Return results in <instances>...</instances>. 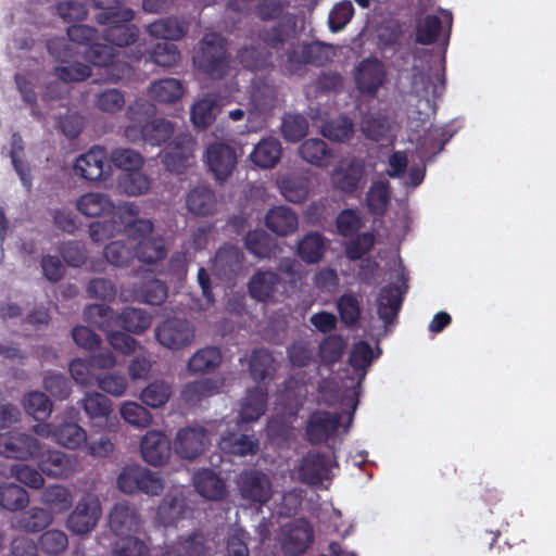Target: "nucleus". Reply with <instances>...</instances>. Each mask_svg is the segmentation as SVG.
Here are the masks:
<instances>
[{"mask_svg": "<svg viewBox=\"0 0 556 556\" xmlns=\"http://www.w3.org/2000/svg\"><path fill=\"white\" fill-rule=\"evenodd\" d=\"M116 219L97 220L89 225V237L93 242H103L124 231L129 239L143 240L151 237L154 225L150 219L138 218L139 207L125 202L117 206Z\"/></svg>", "mask_w": 556, "mask_h": 556, "instance_id": "1", "label": "nucleus"}, {"mask_svg": "<svg viewBox=\"0 0 556 556\" xmlns=\"http://www.w3.org/2000/svg\"><path fill=\"white\" fill-rule=\"evenodd\" d=\"M227 41L218 33H207L193 55L194 66L213 79L224 78L229 71Z\"/></svg>", "mask_w": 556, "mask_h": 556, "instance_id": "2", "label": "nucleus"}, {"mask_svg": "<svg viewBox=\"0 0 556 556\" xmlns=\"http://www.w3.org/2000/svg\"><path fill=\"white\" fill-rule=\"evenodd\" d=\"M216 424L190 426L177 431L174 440L175 453L182 459L193 460L202 455L216 435Z\"/></svg>", "mask_w": 556, "mask_h": 556, "instance_id": "3", "label": "nucleus"}, {"mask_svg": "<svg viewBox=\"0 0 556 556\" xmlns=\"http://www.w3.org/2000/svg\"><path fill=\"white\" fill-rule=\"evenodd\" d=\"M118 489L128 494L144 493L147 495H160L164 483L157 473L148 468L132 465L126 466L117 477Z\"/></svg>", "mask_w": 556, "mask_h": 556, "instance_id": "4", "label": "nucleus"}, {"mask_svg": "<svg viewBox=\"0 0 556 556\" xmlns=\"http://www.w3.org/2000/svg\"><path fill=\"white\" fill-rule=\"evenodd\" d=\"M154 334L161 345L177 351L193 342L195 329L186 318L169 317L155 327Z\"/></svg>", "mask_w": 556, "mask_h": 556, "instance_id": "5", "label": "nucleus"}, {"mask_svg": "<svg viewBox=\"0 0 556 556\" xmlns=\"http://www.w3.org/2000/svg\"><path fill=\"white\" fill-rule=\"evenodd\" d=\"M445 89V78L437 77L433 80L429 72H414L410 80V93L418 98L419 104H424V110H419V114L427 117L434 115L437 112V100L441 97Z\"/></svg>", "mask_w": 556, "mask_h": 556, "instance_id": "6", "label": "nucleus"}, {"mask_svg": "<svg viewBox=\"0 0 556 556\" xmlns=\"http://www.w3.org/2000/svg\"><path fill=\"white\" fill-rule=\"evenodd\" d=\"M330 180L336 190L352 195L361 191L366 184L365 163L355 157L342 160L333 168Z\"/></svg>", "mask_w": 556, "mask_h": 556, "instance_id": "7", "label": "nucleus"}, {"mask_svg": "<svg viewBox=\"0 0 556 556\" xmlns=\"http://www.w3.org/2000/svg\"><path fill=\"white\" fill-rule=\"evenodd\" d=\"M354 80L362 96L375 98L387 80L384 64L374 56L362 60L355 67Z\"/></svg>", "mask_w": 556, "mask_h": 556, "instance_id": "8", "label": "nucleus"}, {"mask_svg": "<svg viewBox=\"0 0 556 556\" xmlns=\"http://www.w3.org/2000/svg\"><path fill=\"white\" fill-rule=\"evenodd\" d=\"M240 496L250 504H266L273 495L269 477L261 470H243L237 481Z\"/></svg>", "mask_w": 556, "mask_h": 556, "instance_id": "9", "label": "nucleus"}, {"mask_svg": "<svg viewBox=\"0 0 556 556\" xmlns=\"http://www.w3.org/2000/svg\"><path fill=\"white\" fill-rule=\"evenodd\" d=\"M101 517V504L97 496L84 495L67 518L66 526L75 534L92 531Z\"/></svg>", "mask_w": 556, "mask_h": 556, "instance_id": "10", "label": "nucleus"}, {"mask_svg": "<svg viewBox=\"0 0 556 556\" xmlns=\"http://www.w3.org/2000/svg\"><path fill=\"white\" fill-rule=\"evenodd\" d=\"M40 451V441L30 434L18 431L0 433V454L7 458L31 459Z\"/></svg>", "mask_w": 556, "mask_h": 556, "instance_id": "11", "label": "nucleus"}, {"mask_svg": "<svg viewBox=\"0 0 556 556\" xmlns=\"http://www.w3.org/2000/svg\"><path fill=\"white\" fill-rule=\"evenodd\" d=\"M125 136L134 143L143 141L157 147L167 142L175 132V124L165 118H153L150 123L138 126H126Z\"/></svg>", "mask_w": 556, "mask_h": 556, "instance_id": "12", "label": "nucleus"}, {"mask_svg": "<svg viewBox=\"0 0 556 556\" xmlns=\"http://www.w3.org/2000/svg\"><path fill=\"white\" fill-rule=\"evenodd\" d=\"M208 169L218 181L227 180L238 164V154L233 147L224 142H213L205 151Z\"/></svg>", "mask_w": 556, "mask_h": 556, "instance_id": "13", "label": "nucleus"}, {"mask_svg": "<svg viewBox=\"0 0 556 556\" xmlns=\"http://www.w3.org/2000/svg\"><path fill=\"white\" fill-rule=\"evenodd\" d=\"M106 160L105 148L94 146L76 159L74 164L75 174L89 181L105 179L111 173V166L106 163Z\"/></svg>", "mask_w": 556, "mask_h": 556, "instance_id": "14", "label": "nucleus"}, {"mask_svg": "<svg viewBox=\"0 0 556 556\" xmlns=\"http://www.w3.org/2000/svg\"><path fill=\"white\" fill-rule=\"evenodd\" d=\"M399 279L401 286L390 283L382 287L377 299V313L386 325L392 324L397 318L404 294L408 288L404 274H401Z\"/></svg>", "mask_w": 556, "mask_h": 556, "instance_id": "15", "label": "nucleus"}, {"mask_svg": "<svg viewBox=\"0 0 556 556\" xmlns=\"http://www.w3.org/2000/svg\"><path fill=\"white\" fill-rule=\"evenodd\" d=\"M340 422L341 416L338 413L317 409L306 422V438L313 445L325 443L338 431Z\"/></svg>", "mask_w": 556, "mask_h": 556, "instance_id": "16", "label": "nucleus"}, {"mask_svg": "<svg viewBox=\"0 0 556 556\" xmlns=\"http://www.w3.org/2000/svg\"><path fill=\"white\" fill-rule=\"evenodd\" d=\"M194 146L195 141L190 134L176 135L164 155L163 162L166 168L172 173L182 174L193 156Z\"/></svg>", "mask_w": 556, "mask_h": 556, "instance_id": "17", "label": "nucleus"}, {"mask_svg": "<svg viewBox=\"0 0 556 556\" xmlns=\"http://www.w3.org/2000/svg\"><path fill=\"white\" fill-rule=\"evenodd\" d=\"M140 451L144 462L154 467L163 466L170 457L172 444L164 432L150 430L141 439Z\"/></svg>", "mask_w": 556, "mask_h": 556, "instance_id": "18", "label": "nucleus"}, {"mask_svg": "<svg viewBox=\"0 0 556 556\" xmlns=\"http://www.w3.org/2000/svg\"><path fill=\"white\" fill-rule=\"evenodd\" d=\"M298 475L301 482L318 485L330 479V463L326 454L308 452L300 462Z\"/></svg>", "mask_w": 556, "mask_h": 556, "instance_id": "19", "label": "nucleus"}, {"mask_svg": "<svg viewBox=\"0 0 556 556\" xmlns=\"http://www.w3.org/2000/svg\"><path fill=\"white\" fill-rule=\"evenodd\" d=\"M111 530L117 536L136 533L141 526V518L137 508L127 502L116 503L109 516Z\"/></svg>", "mask_w": 556, "mask_h": 556, "instance_id": "20", "label": "nucleus"}, {"mask_svg": "<svg viewBox=\"0 0 556 556\" xmlns=\"http://www.w3.org/2000/svg\"><path fill=\"white\" fill-rule=\"evenodd\" d=\"M36 458L40 470L49 477L67 478L75 471L76 459L64 452L41 450Z\"/></svg>", "mask_w": 556, "mask_h": 556, "instance_id": "21", "label": "nucleus"}, {"mask_svg": "<svg viewBox=\"0 0 556 556\" xmlns=\"http://www.w3.org/2000/svg\"><path fill=\"white\" fill-rule=\"evenodd\" d=\"M330 60V47L323 42L299 43L287 51V61L293 65L321 66Z\"/></svg>", "mask_w": 556, "mask_h": 556, "instance_id": "22", "label": "nucleus"}, {"mask_svg": "<svg viewBox=\"0 0 556 556\" xmlns=\"http://www.w3.org/2000/svg\"><path fill=\"white\" fill-rule=\"evenodd\" d=\"M314 542V530L305 519L296 520L282 542V551L287 556H300Z\"/></svg>", "mask_w": 556, "mask_h": 556, "instance_id": "23", "label": "nucleus"}, {"mask_svg": "<svg viewBox=\"0 0 556 556\" xmlns=\"http://www.w3.org/2000/svg\"><path fill=\"white\" fill-rule=\"evenodd\" d=\"M77 210L88 217L110 216L108 220L116 219L117 206L112 199L104 193L88 192L77 201Z\"/></svg>", "mask_w": 556, "mask_h": 556, "instance_id": "24", "label": "nucleus"}, {"mask_svg": "<svg viewBox=\"0 0 556 556\" xmlns=\"http://www.w3.org/2000/svg\"><path fill=\"white\" fill-rule=\"evenodd\" d=\"M149 36L166 41H178L189 31V23L178 16H167L150 23L147 28Z\"/></svg>", "mask_w": 556, "mask_h": 556, "instance_id": "25", "label": "nucleus"}, {"mask_svg": "<svg viewBox=\"0 0 556 556\" xmlns=\"http://www.w3.org/2000/svg\"><path fill=\"white\" fill-rule=\"evenodd\" d=\"M243 261L244 255L240 248L226 244L217 250L213 268L216 275L231 279L241 270Z\"/></svg>", "mask_w": 556, "mask_h": 556, "instance_id": "26", "label": "nucleus"}, {"mask_svg": "<svg viewBox=\"0 0 556 556\" xmlns=\"http://www.w3.org/2000/svg\"><path fill=\"white\" fill-rule=\"evenodd\" d=\"M265 225L274 233L287 237L299 226L298 215L288 206H274L265 215Z\"/></svg>", "mask_w": 556, "mask_h": 556, "instance_id": "27", "label": "nucleus"}, {"mask_svg": "<svg viewBox=\"0 0 556 556\" xmlns=\"http://www.w3.org/2000/svg\"><path fill=\"white\" fill-rule=\"evenodd\" d=\"M280 276L273 270H256L251 277L248 289L251 298L258 302L270 301L280 283Z\"/></svg>", "mask_w": 556, "mask_h": 556, "instance_id": "28", "label": "nucleus"}, {"mask_svg": "<svg viewBox=\"0 0 556 556\" xmlns=\"http://www.w3.org/2000/svg\"><path fill=\"white\" fill-rule=\"evenodd\" d=\"M188 509L181 493L166 494L160 503L156 511V520L164 527L176 525L185 518Z\"/></svg>", "mask_w": 556, "mask_h": 556, "instance_id": "29", "label": "nucleus"}, {"mask_svg": "<svg viewBox=\"0 0 556 556\" xmlns=\"http://www.w3.org/2000/svg\"><path fill=\"white\" fill-rule=\"evenodd\" d=\"M53 521L52 514L41 507H33L21 513L12 521L15 530L37 533L45 530Z\"/></svg>", "mask_w": 556, "mask_h": 556, "instance_id": "30", "label": "nucleus"}, {"mask_svg": "<svg viewBox=\"0 0 556 556\" xmlns=\"http://www.w3.org/2000/svg\"><path fill=\"white\" fill-rule=\"evenodd\" d=\"M197 492L205 498L219 501L226 495L224 481L208 468L198 470L193 476Z\"/></svg>", "mask_w": 556, "mask_h": 556, "instance_id": "31", "label": "nucleus"}, {"mask_svg": "<svg viewBox=\"0 0 556 556\" xmlns=\"http://www.w3.org/2000/svg\"><path fill=\"white\" fill-rule=\"evenodd\" d=\"M281 143L274 137L262 139L250 154L251 161L261 168H273L280 161Z\"/></svg>", "mask_w": 556, "mask_h": 556, "instance_id": "32", "label": "nucleus"}, {"mask_svg": "<svg viewBox=\"0 0 556 556\" xmlns=\"http://www.w3.org/2000/svg\"><path fill=\"white\" fill-rule=\"evenodd\" d=\"M220 383L216 379L203 378L190 381L180 391L182 402L189 405H197L204 399L211 397L219 392Z\"/></svg>", "mask_w": 556, "mask_h": 556, "instance_id": "33", "label": "nucleus"}, {"mask_svg": "<svg viewBox=\"0 0 556 556\" xmlns=\"http://www.w3.org/2000/svg\"><path fill=\"white\" fill-rule=\"evenodd\" d=\"M136 257L148 265L157 264L167 256L168 249L162 236L150 237L135 243Z\"/></svg>", "mask_w": 556, "mask_h": 556, "instance_id": "34", "label": "nucleus"}, {"mask_svg": "<svg viewBox=\"0 0 556 556\" xmlns=\"http://www.w3.org/2000/svg\"><path fill=\"white\" fill-rule=\"evenodd\" d=\"M166 556H205L206 545L202 532L181 535L165 552Z\"/></svg>", "mask_w": 556, "mask_h": 556, "instance_id": "35", "label": "nucleus"}, {"mask_svg": "<svg viewBox=\"0 0 556 556\" xmlns=\"http://www.w3.org/2000/svg\"><path fill=\"white\" fill-rule=\"evenodd\" d=\"M267 400L268 396L266 389L261 387L250 389L241 405V419L245 422L257 420L266 412Z\"/></svg>", "mask_w": 556, "mask_h": 556, "instance_id": "36", "label": "nucleus"}, {"mask_svg": "<svg viewBox=\"0 0 556 556\" xmlns=\"http://www.w3.org/2000/svg\"><path fill=\"white\" fill-rule=\"evenodd\" d=\"M299 154L304 161L318 167H327L332 160V151L319 138H311L302 142Z\"/></svg>", "mask_w": 556, "mask_h": 556, "instance_id": "37", "label": "nucleus"}, {"mask_svg": "<svg viewBox=\"0 0 556 556\" xmlns=\"http://www.w3.org/2000/svg\"><path fill=\"white\" fill-rule=\"evenodd\" d=\"M220 448L229 454L238 456L255 455L260 450V442L253 434L229 433L223 435L219 441Z\"/></svg>", "mask_w": 556, "mask_h": 556, "instance_id": "38", "label": "nucleus"}, {"mask_svg": "<svg viewBox=\"0 0 556 556\" xmlns=\"http://www.w3.org/2000/svg\"><path fill=\"white\" fill-rule=\"evenodd\" d=\"M91 4L100 9L96 15L98 24H106L112 22H130L135 18V12L130 8H119V0H90Z\"/></svg>", "mask_w": 556, "mask_h": 556, "instance_id": "39", "label": "nucleus"}, {"mask_svg": "<svg viewBox=\"0 0 556 556\" xmlns=\"http://www.w3.org/2000/svg\"><path fill=\"white\" fill-rule=\"evenodd\" d=\"M186 204L190 213L207 216L214 213L216 197L213 190L206 187H195L187 195Z\"/></svg>", "mask_w": 556, "mask_h": 556, "instance_id": "40", "label": "nucleus"}, {"mask_svg": "<svg viewBox=\"0 0 556 556\" xmlns=\"http://www.w3.org/2000/svg\"><path fill=\"white\" fill-rule=\"evenodd\" d=\"M326 251L325 238L316 231L306 233L298 243L299 257L306 264H316L321 261Z\"/></svg>", "mask_w": 556, "mask_h": 556, "instance_id": "41", "label": "nucleus"}, {"mask_svg": "<svg viewBox=\"0 0 556 556\" xmlns=\"http://www.w3.org/2000/svg\"><path fill=\"white\" fill-rule=\"evenodd\" d=\"M128 22L118 21L106 23L108 26L103 33V38L112 47H127L134 43L139 35L137 26L127 24Z\"/></svg>", "mask_w": 556, "mask_h": 556, "instance_id": "42", "label": "nucleus"}, {"mask_svg": "<svg viewBox=\"0 0 556 556\" xmlns=\"http://www.w3.org/2000/svg\"><path fill=\"white\" fill-rule=\"evenodd\" d=\"M148 93L156 102L174 103L182 97L184 86L179 79L164 78L152 83Z\"/></svg>", "mask_w": 556, "mask_h": 556, "instance_id": "43", "label": "nucleus"}, {"mask_svg": "<svg viewBox=\"0 0 556 556\" xmlns=\"http://www.w3.org/2000/svg\"><path fill=\"white\" fill-rule=\"evenodd\" d=\"M222 352L216 346H206L198 350L188 362V369L192 374H205L215 370L222 364Z\"/></svg>", "mask_w": 556, "mask_h": 556, "instance_id": "44", "label": "nucleus"}, {"mask_svg": "<svg viewBox=\"0 0 556 556\" xmlns=\"http://www.w3.org/2000/svg\"><path fill=\"white\" fill-rule=\"evenodd\" d=\"M244 247L253 255L260 258L275 256L277 244L264 230H251L244 237Z\"/></svg>", "mask_w": 556, "mask_h": 556, "instance_id": "45", "label": "nucleus"}, {"mask_svg": "<svg viewBox=\"0 0 556 556\" xmlns=\"http://www.w3.org/2000/svg\"><path fill=\"white\" fill-rule=\"evenodd\" d=\"M218 112V98L214 94H207L191 108V121L197 127L206 128L213 124Z\"/></svg>", "mask_w": 556, "mask_h": 556, "instance_id": "46", "label": "nucleus"}, {"mask_svg": "<svg viewBox=\"0 0 556 556\" xmlns=\"http://www.w3.org/2000/svg\"><path fill=\"white\" fill-rule=\"evenodd\" d=\"M151 187L150 178L141 169L122 173L117 180V189L121 193L138 197L149 191Z\"/></svg>", "mask_w": 556, "mask_h": 556, "instance_id": "47", "label": "nucleus"}, {"mask_svg": "<svg viewBox=\"0 0 556 556\" xmlns=\"http://www.w3.org/2000/svg\"><path fill=\"white\" fill-rule=\"evenodd\" d=\"M239 63L247 70L256 72L271 65V53L266 47H243L237 55Z\"/></svg>", "mask_w": 556, "mask_h": 556, "instance_id": "48", "label": "nucleus"}, {"mask_svg": "<svg viewBox=\"0 0 556 556\" xmlns=\"http://www.w3.org/2000/svg\"><path fill=\"white\" fill-rule=\"evenodd\" d=\"M341 321L350 328L356 327L362 317L358 296L353 292H344L336 301Z\"/></svg>", "mask_w": 556, "mask_h": 556, "instance_id": "49", "label": "nucleus"}, {"mask_svg": "<svg viewBox=\"0 0 556 556\" xmlns=\"http://www.w3.org/2000/svg\"><path fill=\"white\" fill-rule=\"evenodd\" d=\"M104 256L109 263L117 267H128L136 257L135 243L116 240L104 248Z\"/></svg>", "mask_w": 556, "mask_h": 556, "instance_id": "50", "label": "nucleus"}, {"mask_svg": "<svg viewBox=\"0 0 556 556\" xmlns=\"http://www.w3.org/2000/svg\"><path fill=\"white\" fill-rule=\"evenodd\" d=\"M80 404L88 418L93 421H105L112 412L111 401L99 392L86 393Z\"/></svg>", "mask_w": 556, "mask_h": 556, "instance_id": "51", "label": "nucleus"}, {"mask_svg": "<svg viewBox=\"0 0 556 556\" xmlns=\"http://www.w3.org/2000/svg\"><path fill=\"white\" fill-rule=\"evenodd\" d=\"M274 357L266 349H256L252 352L249 369L253 380L265 381L275 372Z\"/></svg>", "mask_w": 556, "mask_h": 556, "instance_id": "52", "label": "nucleus"}, {"mask_svg": "<svg viewBox=\"0 0 556 556\" xmlns=\"http://www.w3.org/2000/svg\"><path fill=\"white\" fill-rule=\"evenodd\" d=\"M29 503L27 491L15 483L0 484V506L10 511L24 509Z\"/></svg>", "mask_w": 556, "mask_h": 556, "instance_id": "53", "label": "nucleus"}, {"mask_svg": "<svg viewBox=\"0 0 556 556\" xmlns=\"http://www.w3.org/2000/svg\"><path fill=\"white\" fill-rule=\"evenodd\" d=\"M441 29V18L435 14H427L416 22L415 41L424 46L433 45L437 42Z\"/></svg>", "mask_w": 556, "mask_h": 556, "instance_id": "54", "label": "nucleus"}, {"mask_svg": "<svg viewBox=\"0 0 556 556\" xmlns=\"http://www.w3.org/2000/svg\"><path fill=\"white\" fill-rule=\"evenodd\" d=\"M119 320L127 332L140 334L150 328L152 316L141 308L126 307L121 313Z\"/></svg>", "mask_w": 556, "mask_h": 556, "instance_id": "55", "label": "nucleus"}, {"mask_svg": "<svg viewBox=\"0 0 556 556\" xmlns=\"http://www.w3.org/2000/svg\"><path fill=\"white\" fill-rule=\"evenodd\" d=\"M53 437L59 444L71 450L79 447L87 440L86 431L75 422L53 427Z\"/></svg>", "mask_w": 556, "mask_h": 556, "instance_id": "56", "label": "nucleus"}, {"mask_svg": "<svg viewBox=\"0 0 556 556\" xmlns=\"http://www.w3.org/2000/svg\"><path fill=\"white\" fill-rule=\"evenodd\" d=\"M172 393L173 390L169 383L155 380L141 391L140 400L149 407L159 408L168 402Z\"/></svg>", "mask_w": 556, "mask_h": 556, "instance_id": "57", "label": "nucleus"}, {"mask_svg": "<svg viewBox=\"0 0 556 556\" xmlns=\"http://www.w3.org/2000/svg\"><path fill=\"white\" fill-rule=\"evenodd\" d=\"M42 502L54 513L61 514L72 507L73 496L65 486L54 484L45 489Z\"/></svg>", "mask_w": 556, "mask_h": 556, "instance_id": "58", "label": "nucleus"}, {"mask_svg": "<svg viewBox=\"0 0 556 556\" xmlns=\"http://www.w3.org/2000/svg\"><path fill=\"white\" fill-rule=\"evenodd\" d=\"M111 163L123 173L142 169L144 159L138 151L130 148H115L110 153Z\"/></svg>", "mask_w": 556, "mask_h": 556, "instance_id": "59", "label": "nucleus"}, {"mask_svg": "<svg viewBox=\"0 0 556 556\" xmlns=\"http://www.w3.org/2000/svg\"><path fill=\"white\" fill-rule=\"evenodd\" d=\"M25 412L36 420L48 418L52 412L50 399L40 391L29 392L23 400Z\"/></svg>", "mask_w": 556, "mask_h": 556, "instance_id": "60", "label": "nucleus"}, {"mask_svg": "<svg viewBox=\"0 0 556 556\" xmlns=\"http://www.w3.org/2000/svg\"><path fill=\"white\" fill-rule=\"evenodd\" d=\"M168 294V288L160 279H150L141 283L137 289V296L143 303L150 305H161L165 302Z\"/></svg>", "mask_w": 556, "mask_h": 556, "instance_id": "61", "label": "nucleus"}, {"mask_svg": "<svg viewBox=\"0 0 556 556\" xmlns=\"http://www.w3.org/2000/svg\"><path fill=\"white\" fill-rule=\"evenodd\" d=\"M345 342L340 334H329L320 343L318 356L325 365H333L338 363L344 352Z\"/></svg>", "mask_w": 556, "mask_h": 556, "instance_id": "62", "label": "nucleus"}, {"mask_svg": "<svg viewBox=\"0 0 556 556\" xmlns=\"http://www.w3.org/2000/svg\"><path fill=\"white\" fill-rule=\"evenodd\" d=\"M156 114L155 105L147 99L138 98L131 102L126 111V116L130 122L129 126L144 125L150 123Z\"/></svg>", "mask_w": 556, "mask_h": 556, "instance_id": "63", "label": "nucleus"}, {"mask_svg": "<svg viewBox=\"0 0 556 556\" xmlns=\"http://www.w3.org/2000/svg\"><path fill=\"white\" fill-rule=\"evenodd\" d=\"M308 123L301 114L288 113L281 123V134L287 141L298 142L306 136Z\"/></svg>", "mask_w": 556, "mask_h": 556, "instance_id": "64", "label": "nucleus"}]
</instances>
